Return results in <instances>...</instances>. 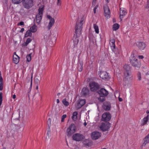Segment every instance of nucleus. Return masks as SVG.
Listing matches in <instances>:
<instances>
[{"label": "nucleus", "mask_w": 149, "mask_h": 149, "mask_svg": "<svg viewBox=\"0 0 149 149\" xmlns=\"http://www.w3.org/2000/svg\"><path fill=\"white\" fill-rule=\"evenodd\" d=\"M84 22V19L83 18L79 17L77 18L75 28V33L77 37L79 36L81 34L82 25Z\"/></svg>", "instance_id": "obj_1"}, {"label": "nucleus", "mask_w": 149, "mask_h": 149, "mask_svg": "<svg viewBox=\"0 0 149 149\" xmlns=\"http://www.w3.org/2000/svg\"><path fill=\"white\" fill-rule=\"evenodd\" d=\"M98 93L100 95L98 100L101 102H103L105 100V97L107 96L109 94L107 91L104 88H101Z\"/></svg>", "instance_id": "obj_2"}, {"label": "nucleus", "mask_w": 149, "mask_h": 149, "mask_svg": "<svg viewBox=\"0 0 149 149\" xmlns=\"http://www.w3.org/2000/svg\"><path fill=\"white\" fill-rule=\"evenodd\" d=\"M44 9V6L42 5L40 6L38 10V13L36 17V22L38 24L40 23L43 15V11Z\"/></svg>", "instance_id": "obj_3"}, {"label": "nucleus", "mask_w": 149, "mask_h": 149, "mask_svg": "<svg viewBox=\"0 0 149 149\" xmlns=\"http://www.w3.org/2000/svg\"><path fill=\"white\" fill-rule=\"evenodd\" d=\"M123 68L125 70V72L124 75V80L126 81L130 79V76L131 74V72L130 70V67L127 65H124Z\"/></svg>", "instance_id": "obj_4"}, {"label": "nucleus", "mask_w": 149, "mask_h": 149, "mask_svg": "<svg viewBox=\"0 0 149 149\" xmlns=\"http://www.w3.org/2000/svg\"><path fill=\"white\" fill-rule=\"evenodd\" d=\"M130 62L132 65L135 67L139 68L140 66V63L138 62L134 54H132L130 57Z\"/></svg>", "instance_id": "obj_5"}, {"label": "nucleus", "mask_w": 149, "mask_h": 149, "mask_svg": "<svg viewBox=\"0 0 149 149\" xmlns=\"http://www.w3.org/2000/svg\"><path fill=\"white\" fill-rule=\"evenodd\" d=\"M76 127L74 124H71L67 130V133L68 136H70L76 131Z\"/></svg>", "instance_id": "obj_6"}, {"label": "nucleus", "mask_w": 149, "mask_h": 149, "mask_svg": "<svg viewBox=\"0 0 149 149\" xmlns=\"http://www.w3.org/2000/svg\"><path fill=\"white\" fill-rule=\"evenodd\" d=\"M89 86L91 90L95 91L100 87L99 85L95 81H91L89 83Z\"/></svg>", "instance_id": "obj_7"}, {"label": "nucleus", "mask_w": 149, "mask_h": 149, "mask_svg": "<svg viewBox=\"0 0 149 149\" xmlns=\"http://www.w3.org/2000/svg\"><path fill=\"white\" fill-rule=\"evenodd\" d=\"M22 3L25 8H29L33 6V0H23Z\"/></svg>", "instance_id": "obj_8"}, {"label": "nucleus", "mask_w": 149, "mask_h": 149, "mask_svg": "<svg viewBox=\"0 0 149 149\" xmlns=\"http://www.w3.org/2000/svg\"><path fill=\"white\" fill-rule=\"evenodd\" d=\"M111 115L109 113L105 112L102 114L101 120L102 121H108L111 119Z\"/></svg>", "instance_id": "obj_9"}, {"label": "nucleus", "mask_w": 149, "mask_h": 149, "mask_svg": "<svg viewBox=\"0 0 149 149\" xmlns=\"http://www.w3.org/2000/svg\"><path fill=\"white\" fill-rule=\"evenodd\" d=\"M104 10L105 17L107 18H109L111 12L108 6L107 5L104 6Z\"/></svg>", "instance_id": "obj_10"}, {"label": "nucleus", "mask_w": 149, "mask_h": 149, "mask_svg": "<svg viewBox=\"0 0 149 149\" xmlns=\"http://www.w3.org/2000/svg\"><path fill=\"white\" fill-rule=\"evenodd\" d=\"M86 103L85 99H80L77 102V104L75 106L76 108L78 109L81 108Z\"/></svg>", "instance_id": "obj_11"}, {"label": "nucleus", "mask_w": 149, "mask_h": 149, "mask_svg": "<svg viewBox=\"0 0 149 149\" xmlns=\"http://www.w3.org/2000/svg\"><path fill=\"white\" fill-rule=\"evenodd\" d=\"M73 139L77 141H80L83 139V136L82 135L76 133L72 136Z\"/></svg>", "instance_id": "obj_12"}, {"label": "nucleus", "mask_w": 149, "mask_h": 149, "mask_svg": "<svg viewBox=\"0 0 149 149\" xmlns=\"http://www.w3.org/2000/svg\"><path fill=\"white\" fill-rule=\"evenodd\" d=\"M110 127V123H102L100 127V129L103 131H107Z\"/></svg>", "instance_id": "obj_13"}, {"label": "nucleus", "mask_w": 149, "mask_h": 149, "mask_svg": "<svg viewBox=\"0 0 149 149\" xmlns=\"http://www.w3.org/2000/svg\"><path fill=\"white\" fill-rule=\"evenodd\" d=\"M101 136V133L98 132L94 131L91 134V137L92 139L96 140L99 138Z\"/></svg>", "instance_id": "obj_14"}, {"label": "nucleus", "mask_w": 149, "mask_h": 149, "mask_svg": "<svg viewBox=\"0 0 149 149\" xmlns=\"http://www.w3.org/2000/svg\"><path fill=\"white\" fill-rule=\"evenodd\" d=\"M99 74L100 77L103 79H108L109 78L108 74L105 71H100L99 72Z\"/></svg>", "instance_id": "obj_15"}, {"label": "nucleus", "mask_w": 149, "mask_h": 149, "mask_svg": "<svg viewBox=\"0 0 149 149\" xmlns=\"http://www.w3.org/2000/svg\"><path fill=\"white\" fill-rule=\"evenodd\" d=\"M137 47L141 50H143L146 47V44L143 42H138L136 43Z\"/></svg>", "instance_id": "obj_16"}, {"label": "nucleus", "mask_w": 149, "mask_h": 149, "mask_svg": "<svg viewBox=\"0 0 149 149\" xmlns=\"http://www.w3.org/2000/svg\"><path fill=\"white\" fill-rule=\"evenodd\" d=\"M127 13L126 10L125 9L123 8H120V18L121 21L122 20L126 14Z\"/></svg>", "instance_id": "obj_17"}, {"label": "nucleus", "mask_w": 149, "mask_h": 149, "mask_svg": "<svg viewBox=\"0 0 149 149\" xmlns=\"http://www.w3.org/2000/svg\"><path fill=\"white\" fill-rule=\"evenodd\" d=\"M143 141V142L141 146L142 148L145 147L146 144L149 143V133L144 138Z\"/></svg>", "instance_id": "obj_18"}, {"label": "nucleus", "mask_w": 149, "mask_h": 149, "mask_svg": "<svg viewBox=\"0 0 149 149\" xmlns=\"http://www.w3.org/2000/svg\"><path fill=\"white\" fill-rule=\"evenodd\" d=\"M13 61L15 64H17L19 61V57L16 54V52H15L13 57Z\"/></svg>", "instance_id": "obj_19"}, {"label": "nucleus", "mask_w": 149, "mask_h": 149, "mask_svg": "<svg viewBox=\"0 0 149 149\" xmlns=\"http://www.w3.org/2000/svg\"><path fill=\"white\" fill-rule=\"evenodd\" d=\"M89 92V91L88 88H83L82 90L81 94L83 96H86L88 95Z\"/></svg>", "instance_id": "obj_20"}, {"label": "nucleus", "mask_w": 149, "mask_h": 149, "mask_svg": "<svg viewBox=\"0 0 149 149\" xmlns=\"http://www.w3.org/2000/svg\"><path fill=\"white\" fill-rule=\"evenodd\" d=\"M149 120V115H147L146 116L144 117L141 121V125L143 126L146 124Z\"/></svg>", "instance_id": "obj_21"}, {"label": "nucleus", "mask_w": 149, "mask_h": 149, "mask_svg": "<svg viewBox=\"0 0 149 149\" xmlns=\"http://www.w3.org/2000/svg\"><path fill=\"white\" fill-rule=\"evenodd\" d=\"M55 23V20L54 19H52L50 21L47 28L49 30L52 28Z\"/></svg>", "instance_id": "obj_22"}, {"label": "nucleus", "mask_w": 149, "mask_h": 149, "mask_svg": "<svg viewBox=\"0 0 149 149\" xmlns=\"http://www.w3.org/2000/svg\"><path fill=\"white\" fill-rule=\"evenodd\" d=\"M111 49L113 52L115 53L117 50V49L115 47V43H110Z\"/></svg>", "instance_id": "obj_23"}, {"label": "nucleus", "mask_w": 149, "mask_h": 149, "mask_svg": "<svg viewBox=\"0 0 149 149\" xmlns=\"http://www.w3.org/2000/svg\"><path fill=\"white\" fill-rule=\"evenodd\" d=\"M37 29V27L34 24L30 28V30L33 33H34L36 31Z\"/></svg>", "instance_id": "obj_24"}, {"label": "nucleus", "mask_w": 149, "mask_h": 149, "mask_svg": "<svg viewBox=\"0 0 149 149\" xmlns=\"http://www.w3.org/2000/svg\"><path fill=\"white\" fill-rule=\"evenodd\" d=\"M77 112L74 111L72 113V118L73 120L76 121L77 119Z\"/></svg>", "instance_id": "obj_25"}, {"label": "nucleus", "mask_w": 149, "mask_h": 149, "mask_svg": "<svg viewBox=\"0 0 149 149\" xmlns=\"http://www.w3.org/2000/svg\"><path fill=\"white\" fill-rule=\"evenodd\" d=\"M83 143L85 146H89L91 145V143L87 139H85L83 142Z\"/></svg>", "instance_id": "obj_26"}, {"label": "nucleus", "mask_w": 149, "mask_h": 149, "mask_svg": "<svg viewBox=\"0 0 149 149\" xmlns=\"http://www.w3.org/2000/svg\"><path fill=\"white\" fill-rule=\"evenodd\" d=\"M83 63L82 62H80L78 65V69L79 72H81L82 70Z\"/></svg>", "instance_id": "obj_27"}, {"label": "nucleus", "mask_w": 149, "mask_h": 149, "mask_svg": "<svg viewBox=\"0 0 149 149\" xmlns=\"http://www.w3.org/2000/svg\"><path fill=\"white\" fill-rule=\"evenodd\" d=\"M93 27L95 30V31L97 34H98L99 33V29L98 26L95 24H93Z\"/></svg>", "instance_id": "obj_28"}, {"label": "nucleus", "mask_w": 149, "mask_h": 149, "mask_svg": "<svg viewBox=\"0 0 149 149\" xmlns=\"http://www.w3.org/2000/svg\"><path fill=\"white\" fill-rule=\"evenodd\" d=\"M119 25L118 24H115L113 26V31H116L119 27Z\"/></svg>", "instance_id": "obj_29"}, {"label": "nucleus", "mask_w": 149, "mask_h": 149, "mask_svg": "<svg viewBox=\"0 0 149 149\" xmlns=\"http://www.w3.org/2000/svg\"><path fill=\"white\" fill-rule=\"evenodd\" d=\"M62 103L65 106H68L69 104V102L67 101L66 98H64L63 100Z\"/></svg>", "instance_id": "obj_30"}, {"label": "nucleus", "mask_w": 149, "mask_h": 149, "mask_svg": "<svg viewBox=\"0 0 149 149\" xmlns=\"http://www.w3.org/2000/svg\"><path fill=\"white\" fill-rule=\"evenodd\" d=\"M111 107L110 105H104L103 106V108L106 111H109L110 110Z\"/></svg>", "instance_id": "obj_31"}, {"label": "nucleus", "mask_w": 149, "mask_h": 149, "mask_svg": "<svg viewBox=\"0 0 149 149\" xmlns=\"http://www.w3.org/2000/svg\"><path fill=\"white\" fill-rule=\"evenodd\" d=\"M31 32L30 30H27L25 35V37H26L31 36L32 35Z\"/></svg>", "instance_id": "obj_32"}, {"label": "nucleus", "mask_w": 149, "mask_h": 149, "mask_svg": "<svg viewBox=\"0 0 149 149\" xmlns=\"http://www.w3.org/2000/svg\"><path fill=\"white\" fill-rule=\"evenodd\" d=\"M32 40V39L30 38H28L26 40L24 44H23V45L25 46H26L27 45L30 43Z\"/></svg>", "instance_id": "obj_33"}, {"label": "nucleus", "mask_w": 149, "mask_h": 149, "mask_svg": "<svg viewBox=\"0 0 149 149\" xmlns=\"http://www.w3.org/2000/svg\"><path fill=\"white\" fill-rule=\"evenodd\" d=\"M23 0H12V2L14 4H19Z\"/></svg>", "instance_id": "obj_34"}, {"label": "nucleus", "mask_w": 149, "mask_h": 149, "mask_svg": "<svg viewBox=\"0 0 149 149\" xmlns=\"http://www.w3.org/2000/svg\"><path fill=\"white\" fill-rule=\"evenodd\" d=\"M32 54H30L26 56V61L29 62L31 60V55Z\"/></svg>", "instance_id": "obj_35"}, {"label": "nucleus", "mask_w": 149, "mask_h": 149, "mask_svg": "<svg viewBox=\"0 0 149 149\" xmlns=\"http://www.w3.org/2000/svg\"><path fill=\"white\" fill-rule=\"evenodd\" d=\"M79 40L77 38H75L73 41L74 45L75 46H77Z\"/></svg>", "instance_id": "obj_36"}, {"label": "nucleus", "mask_w": 149, "mask_h": 149, "mask_svg": "<svg viewBox=\"0 0 149 149\" xmlns=\"http://www.w3.org/2000/svg\"><path fill=\"white\" fill-rule=\"evenodd\" d=\"M67 117V115L66 114H63L61 117V121L62 122L64 121V119Z\"/></svg>", "instance_id": "obj_37"}, {"label": "nucleus", "mask_w": 149, "mask_h": 149, "mask_svg": "<svg viewBox=\"0 0 149 149\" xmlns=\"http://www.w3.org/2000/svg\"><path fill=\"white\" fill-rule=\"evenodd\" d=\"M3 82H1L0 83V90L2 91L3 89Z\"/></svg>", "instance_id": "obj_38"}, {"label": "nucleus", "mask_w": 149, "mask_h": 149, "mask_svg": "<svg viewBox=\"0 0 149 149\" xmlns=\"http://www.w3.org/2000/svg\"><path fill=\"white\" fill-rule=\"evenodd\" d=\"M61 0H57V5L58 6H61Z\"/></svg>", "instance_id": "obj_39"}, {"label": "nucleus", "mask_w": 149, "mask_h": 149, "mask_svg": "<svg viewBox=\"0 0 149 149\" xmlns=\"http://www.w3.org/2000/svg\"><path fill=\"white\" fill-rule=\"evenodd\" d=\"M137 76L138 79L139 80H141V73L140 72H138L137 74Z\"/></svg>", "instance_id": "obj_40"}, {"label": "nucleus", "mask_w": 149, "mask_h": 149, "mask_svg": "<svg viewBox=\"0 0 149 149\" xmlns=\"http://www.w3.org/2000/svg\"><path fill=\"white\" fill-rule=\"evenodd\" d=\"M98 5H97L93 9V12L95 14L96 12V9L98 7Z\"/></svg>", "instance_id": "obj_41"}, {"label": "nucleus", "mask_w": 149, "mask_h": 149, "mask_svg": "<svg viewBox=\"0 0 149 149\" xmlns=\"http://www.w3.org/2000/svg\"><path fill=\"white\" fill-rule=\"evenodd\" d=\"M35 81L37 83V85L39 84L40 81L38 78H36L35 80Z\"/></svg>", "instance_id": "obj_42"}, {"label": "nucleus", "mask_w": 149, "mask_h": 149, "mask_svg": "<svg viewBox=\"0 0 149 149\" xmlns=\"http://www.w3.org/2000/svg\"><path fill=\"white\" fill-rule=\"evenodd\" d=\"M97 1V0H93L92 2V5H95L96 4V1Z\"/></svg>", "instance_id": "obj_43"}, {"label": "nucleus", "mask_w": 149, "mask_h": 149, "mask_svg": "<svg viewBox=\"0 0 149 149\" xmlns=\"http://www.w3.org/2000/svg\"><path fill=\"white\" fill-rule=\"evenodd\" d=\"M24 22H20L19 23H18V25H24Z\"/></svg>", "instance_id": "obj_44"}, {"label": "nucleus", "mask_w": 149, "mask_h": 149, "mask_svg": "<svg viewBox=\"0 0 149 149\" xmlns=\"http://www.w3.org/2000/svg\"><path fill=\"white\" fill-rule=\"evenodd\" d=\"M111 42L110 43H115V40L114 39H112L111 40Z\"/></svg>", "instance_id": "obj_45"}, {"label": "nucleus", "mask_w": 149, "mask_h": 149, "mask_svg": "<svg viewBox=\"0 0 149 149\" xmlns=\"http://www.w3.org/2000/svg\"><path fill=\"white\" fill-rule=\"evenodd\" d=\"M2 101V96L1 93H0V101Z\"/></svg>", "instance_id": "obj_46"}, {"label": "nucleus", "mask_w": 149, "mask_h": 149, "mask_svg": "<svg viewBox=\"0 0 149 149\" xmlns=\"http://www.w3.org/2000/svg\"><path fill=\"white\" fill-rule=\"evenodd\" d=\"M138 58L139 59H142L143 58V56L142 55H140L138 56Z\"/></svg>", "instance_id": "obj_47"}, {"label": "nucleus", "mask_w": 149, "mask_h": 149, "mask_svg": "<svg viewBox=\"0 0 149 149\" xmlns=\"http://www.w3.org/2000/svg\"><path fill=\"white\" fill-rule=\"evenodd\" d=\"M47 17L49 19H50V20L52 19H54L53 18H52L49 15L47 16Z\"/></svg>", "instance_id": "obj_48"}, {"label": "nucleus", "mask_w": 149, "mask_h": 149, "mask_svg": "<svg viewBox=\"0 0 149 149\" xmlns=\"http://www.w3.org/2000/svg\"><path fill=\"white\" fill-rule=\"evenodd\" d=\"M0 82H3L1 76H0Z\"/></svg>", "instance_id": "obj_49"}, {"label": "nucleus", "mask_w": 149, "mask_h": 149, "mask_svg": "<svg viewBox=\"0 0 149 149\" xmlns=\"http://www.w3.org/2000/svg\"><path fill=\"white\" fill-rule=\"evenodd\" d=\"M24 29L23 28H22L21 29L20 31L21 32H23L24 31Z\"/></svg>", "instance_id": "obj_50"}, {"label": "nucleus", "mask_w": 149, "mask_h": 149, "mask_svg": "<svg viewBox=\"0 0 149 149\" xmlns=\"http://www.w3.org/2000/svg\"><path fill=\"white\" fill-rule=\"evenodd\" d=\"M118 100L120 102H121L123 101V99L120 97H118Z\"/></svg>", "instance_id": "obj_51"}, {"label": "nucleus", "mask_w": 149, "mask_h": 149, "mask_svg": "<svg viewBox=\"0 0 149 149\" xmlns=\"http://www.w3.org/2000/svg\"><path fill=\"white\" fill-rule=\"evenodd\" d=\"M147 7H148V8L149 7V0H148L147 1Z\"/></svg>", "instance_id": "obj_52"}, {"label": "nucleus", "mask_w": 149, "mask_h": 149, "mask_svg": "<svg viewBox=\"0 0 149 149\" xmlns=\"http://www.w3.org/2000/svg\"><path fill=\"white\" fill-rule=\"evenodd\" d=\"M60 101L58 99H57L56 100V102L57 103H59Z\"/></svg>", "instance_id": "obj_53"}, {"label": "nucleus", "mask_w": 149, "mask_h": 149, "mask_svg": "<svg viewBox=\"0 0 149 149\" xmlns=\"http://www.w3.org/2000/svg\"><path fill=\"white\" fill-rule=\"evenodd\" d=\"M16 97V95H13V99H15V98Z\"/></svg>", "instance_id": "obj_54"}, {"label": "nucleus", "mask_w": 149, "mask_h": 149, "mask_svg": "<svg viewBox=\"0 0 149 149\" xmlns=\"http://www.w3.org/2000/svg\"><path fill=\"white\" fill-rule=\"evenodd\" d=\"M146 113L148 115L149 113V110H147V111H146Z\"/></svg>", "instance_id": "obj_55"}, {"label": "nucleus", "mask_w": 149, "mask_h": 149, "mask_svg": "<svg viewBox=\"0 0 149 149\" xmlns=\"http://www.w3.org/2000/svg\"><path fill=\"white\" fill-rule=\"evenodd\" d=\"M106 1L107 3H109L110 1V0H106Z\"/></svg>", "instance_id": "obj_56"}, {"label": "nucleus", "mask_w": 149, "mask_h": 149, "mask_svg": "<svg viewBox=\"0 0 149 149\" xmlns=\"http://www.w3.org/2000/svg\"><path fill=\"white\" fill-rule=\"evenodd\" d=\"M38 85H37L36 86V89H37V90H38Z\"/></svg>", "instance_id": "obj_57"}, {"label": "nucleus", "mask_w": 149, "mask_h": 149, "mask_svg": "<svg viewBox=\"0 0 149 149\" xmlns=\"http://www.w3.org/2000/svg\"><path fill=\"white\" fill-rule=\"evenodd\" d=\"M32 80H31V87L32 85Z\"/></svg>", "instance_id": "obj_58"}, {"label": "nucleus", "mask_w": 149, "mask_h": 149, "mask_svg": "<svg viewBox=\"0 0 149 149\" xmlns=\"http://www.w3.org/2000/svg\"><path fill=\"white\" fill-rule=\"evenodd\" d=\"M84 125L85 126H86L87 125V124L86 122H85L84 123Z\"/></svg>", "instance_id": "obj_59"}, {"label": "nucleus", "mask_w": 149, "mask_h": 149, "mask_svg": "<svg viewBox=\"0 0 149 149\" xmlns=\"http://www.w3.org/2000/svg\"><path fill=\"white\" fill-rule=\"evenodd\" d=\"M147 74H149V72H148L147 73Z\"/></svg>", "instance_id": "obj_60"}, {"label": "nucleus", "mask_w": 149, "mask_h": 149, "mask_svg": "<svg viewBox=\"0 0 149 149\" xmlns=\"http://www.w3.org/2000/svg\"><path fill=\"white\" fill-rule=\"evenodd\" d=\"M0 76H1V72L0 71Z\"/></svg>", "instance_id": "obj_61"}, {"label": "nucleus", "mask_w": 149, "mask_h": 149, "mask_svg": "<svg viewBox=\"0 0 149 149\" xmlns=\"http://www.w3.org/2000/svg\"><path fill=\"white\" fill-rule=\"evenodd\" d=\"M148 84L149 85V81H148Z\"/></svg>", "instance_id": "obj_62"}]
</instances>
